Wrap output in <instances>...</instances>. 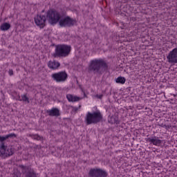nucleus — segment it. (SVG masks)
Returning <instances> with one entry per match:
<instances>
[{
  "instance_id": "obj_7",
  "label": "nucleus",
  "mask_w": 177,
  "mask_h": 177,
  "mask_svg": "<svg viewBox=\"0 0 177 177\" xmlns=\"http://www.w3.org/2000/svg\"><path fill=\"white\" fill-rule=\"evenodd\" d=\"M19 168L21 169V174L25 175V177H37V174L34 171V169L31 166H26L24 165H19Z\"/></svg>"
},
{
  "instance_id": "obj_28",
  "label": "nucleus",
  "mask_w": 177,
  "mask_h": 177,
  "mask_svg": "<svg viewBox=\"0 0 177 177\" xmlns=\"http://www.w3.org/2000/svg\"><path fill=\"white\" fill-rule=\"evenodd\" d=\"M74 110H75V111H78V108L75 107V108H74Z\"/></svg>"
},
{
  "instance_id": "obj_11",
  "label": "nucleus",
  "mask_w": 177,
  "mask_h": 177,
  "mask_svg": "<svg viewBox=\"0 0 177 177\" xmlns=\"http://www.w3.org/2000/svg\"><path fill=\"white\" fill-rule=\"evenodd\" d=\"M46 21V17L45 15H37L35 18V22L36 26L40 27V28H44L45 27V22Z\"/></svg>"
},
{
  "instance_id": "obj_9",
  "label": "nucleus",
  "mask_w": 177,
  "mask_h": 177,
  "mask_svg": "<svg viewBox=\"0 0 177 177\" xmlns=\"http://www.w3.org/2000/svg\"><path fill=\"white\" fill-rule=\"evenodd\" d=\"M60 27H73L75 24V20L68 16L60 19L59 21Z\"/></svg>"
},
{
  "instance_id": "obj_6",
  "label": "nucleus",
  "mask_w": 177,
  "mask_h": 177,
  "mask_svg": "<svg viewBox=\"0 0 177 177\" xmlns=\"http://www.w3.org/2000/svg\"><path fill=\"white\" fill-rule=\"evenodd\" d=\"M51 78L53 81H55V82H66V81H67V78H68V75L66 71H63L53 73L51 75Z\"/></svg>"
},
{
  "instance_id": "obj_24",
  "label": "nucleus",
  "mask_w": 177,
  "mask_h": 177,
  "mask_svg": "<svg viewBox=\"0 0 177 177\" xmlns=\"http://www.w3.org/2000/svg\"><path fill=\"white\" fill-rule=\"evenodd\" d=\"M8 73H9V75H10V76L13 75V70L10 69L8 71Z\"/></svg>"
},
{
  "instance_id": "obj_10",
  "label": "nucleus",
  "mask_w": 177,
  "mask_h": 177,
  "mask_svg": "<svg viewBox=\"0 0 177 177\" xmlns=\"http://www.w3.org/2000/svg\"><path fill=\"white\" fill-rule=\"evenodd\" d=\"M167 59L170 64H177V48H174L169 53Z\"/></svg>"
},
{
  "instance_id": "obj_21",
  "label": "nucleus",
  "mask_w": 177,
  "mask_h": 177,
  "mask_svg": "<svg viewBox=\"0 0 177 177\" xmlns=\"http://www.w3.org/2000/svg\"><path fill=\"white\" fill-rule=\"evenodd\" d=\"M7 139H9V138H17V135H16L15 133H12L10 134H8L6 136Z\"/></svg>"
},
{
  "instance_id": "obj_16",
  "label": "nucleus",
  "mask_w": 177,
  "mask_h": 177,
  "mask_svg": "<svg viewBox=\"0 0 177 177\" xmlns=\"http://www.w3.org/2000/svg\"><path fill=\"white\" fill-rule=\"evenodd\" d=\"M108 122L109 124H120V120H118V118L117 115H112L111 117L109 118H108Z\"/></svg>"
},
{
  "instance_id": "obj_25",
  "label": "nucleus",
  "mask_w": 177,
  "mask_h": 177,
  "mask_svg": "<svg viewBox=\"0 0 177 177\" xmlns=\"http://www.w3.org/2000/svg\"><path fill=\"white\" fill-rule=\"evenodd\" d=\"M158 125H159V127H161L162 128H165V127H167V124H165L164 123L159 124Z\"/></svg>"
},
{
  "instance_id": "obj_19",
  "label": "nucleus",
  "mask_w": 177,
  "mask_h": 177,
  "mask_svg": "<svg viewBox=\"0 0 177 177\" xmlns=\"http://www.w3.org/2000/svg\"><path fill=\"white\" fill-rule=\"evenodd\" d=\"M28 136L34 139V140H41L42 139V137L38 134H28Z\"/></svg>"
},
{
  "instance_id": "obj_5",
  "label": "nucleus",
  "mask_w": 177,
  "mask_h": 177,
  "mask_svg": "<svg viewBox=\"0 0 177 177\" xmlns=\"http://www.w3.org/2000/svg\"><path fill=\"white\" fill-rule=\"evenodd\" d=\"M15 154V148L12 147H8L5 143L2 142L0 145V157L1 158H8Z\"/></svg>"
},
{
  "instance_id": "obj_13",
  "label": "nucleus",
  "mask_w": 177,
  "mask_h": 177,
  "mask_svg": "<svg viewBox=\"0 0 177 177\" xmlns=\"http://www.w3.org/2000/svg\"><path fill=\"white\" fill-rule=\"evenodd\" d=\"M46 113L50 117H59L60 115V110L57 108H53L52 109L47 110Z\"/></svg>"
},
{
  "instance_id": "obj_23",
  "label": "nucleus",
  "mask_w": 177,
  "mask_h": 177,
  "mask_svg": "<svg viewBox=\"0 0 177 177\" xmlns=\"http://www.w3.org/2000/svg\"><path fill=\"white\" fill-rule=\"evenodd\" d=\"M6 139H8L6 136H0V142H5V140H6Z\"/></svg>"
},
{
  "instance_id": "obj_29",
  "label": "nucleus",
  "mask_w": 177,
  "mask_h": 177,
  "mask_svg": "<svg viewBox=\"0 0 177 177\" xmlns=\"http://www.w3.org/2000/svg\"><path fill=\"white\" fill-rule=\"evenodd\" d=\"M79 109H81V105L79 106Z\"/></svg>"
},
{
  "instance_id": "obj_15",
  "label": "nucleus",
  "mask_w": 177,
  "mask_h": 177,
  "mask_svg": "<svg viewBox=\"0 0 177 177\" xmlns=\"http://www.w3.org/2000/svg\"><path fill=\"white\" fill-rule=\"evenodd\" d=\"M66 99L68 100V102H80V100H81V97L72 94H67Z\"/></svg>"
},
{
  "instance_id": "obj_1",
  "label": "nucleus",
  "mask_w": 177,
  "mask_h": 177,
  "mask_svg": "<svg viewBox=\"0 0 177 177\" xmlns=\"http://www.w3.org/2000/svg\"><path fill=\"white\" fill-rule=\"evenodd\" d=\"M107 70H109V64L102 58L91 60L88 66V73H93L98 75H102Z\"/></svg>"
},
{
  "instance_id": "obj_12",
  "label": "nucleus",
  "mask_w": 177,
  "mask_h": 177,
  "mask_svg": "<svg viewBox=\"0 0 177 177\" xmlns=\"http://www.w3.org/2000/svg\"><path fill=\"white\" fill-rule=\"evenodd\" d=\"M146 141L149 143L153 145V146H160L162 143V140L157 136H153L152 138H148L146 139Z\"/></svg>"
},
{
  "instance_id": "obj_27",
  "label": "nucleus",
  "mask_w": 177,
  "mask_h": 177,
  "mask_svg": "<svg viewBox=\"0 0 177 177\" xmlns=\"http://www.w3.org/2000/svg\"><path fill=\"white\" fill-rule=\"evenodd\" d=\"M165 129H169V128H171V126L169 125H166V127H165Z\"/></svg>"
},
{
  "instance_id": "obj_2",
  "label": "nucleus",
  "mask_w": 177,
  "mask_h": 177,
  "mask_svg": "<svg viewBox=\"0 0 177 177\" xmlns=\"http://www.w3.org/2000/svg\"><path fill=\"white\" fill-rule=\"evenodd\" d=\"M102 121H103V114H102V112L99 110L93 113L88 112L85 118L86 125L99 124V122H102Z\"/></svg>"
},
{
  "instance_id": "obj_8",
  "label": "nucleus",
  "mask_w": 177,
  "mask_h": 177,
  "mask_svg": "<svg viewBox=\"0 0 177 177\" xmlns=\"http://www.w3.org/2000/svg\"><path fill=\"white\" fill-rule=\"evenodd\" d=\"M88 175L91 177H107L108 174L104 169L94 168L90 169Z\"/></svg>"
},
{
  "instance_id": "obj_14",
  "label": "nucleus",
  "mask_w": 177,
  "mask_h": 177,
  "mask_svg": "<svg viewBox=\"0 0 177 177\" xmlns=\"http://www.w3.org/2000/svg\"><path fill=\"white\" fill-rule=\"evenodd\" d=\"M48 68L50 70H57L60 67V64L59 62L53 60L49 61L47 64Z\"/></svg>"
},
{
  "instance_id": "obj_4",
  "label": "nucleus",
  "mask_w": 177,
  "mask_h": 177,
  "mask_svg": "<svg viewBox=\"0 0 177 177\" xmlns=\"http://www.w3.org/2000/svg\"><path fill=\"white\" fill-rule=\"evenodd\" d=\"M46 19L50 24L55 26L62 19V14L56 10L50 9L47 12Z\"/></svg>"
},
{
  "instance_id": "obj_22",
  "label": "nucleus",
  "mask_w": 177,
  "mask_h": 177,
  "mask_svg": "<svg viewBox=\"0 0 177 177\" xmlns=\"http://www.w3.org/2000/svg\"><path fill=\"white\" fill-rule=\"evenodd\" d=\"M12 177H21V173L20 171H15L12 174Z\"/></svg>"
},
{
  "instance_id": "obj_26",
  "label": "nucleus",
  "mask_w": 177,
  "mask_h": 177,
  "mask_svg": "<svg viewBox=\"0 0 177 177\" xmlns=\"http://www.w3.org/2000/svg\"><path fill=\"white\" fill-rule=\"evenodd\" d=\"M97 97H98V99H102V97H103V95H97Z\"/></svg>"
},
{
  "instance_id": "obj_17",
  "label": "nucleus",
  "mask_w": 177,
  "mask_h": 177,
  "mask_svg": "<svg viewBox=\"0 0 177 177\" xmlns=\"http://www.w3.org/2000/svg\"><path fill=\"white\" fill-rule=\"evenodd\" d=\"M10 28V24L9 23H3V24L1 25L0 29L1 31H8Z\"/></svg>"
},
{
  "instance_id": "obj_20",
  "label": "nucleus",
  "mask_w": 177,
  "mask_h": 177,
  "mask_svg": "<svg viewBox=\"0 0 177 177\" xmlns=\"http://www.w3.org/2000/svg\"><path fill=\"white\" fill-rule=\"evenodd\" d=\"M21 102H27L28 103H30V99L28 97H27V95H21V100H20Z\"/></svg>"
},
{
  "instance_id": "obj_18",
  "label": "nucleus",
  "mask_w": 177,
  "mask_h": 177,
  "mask_svg": "<svg viewBox=\"0 0 177 177\" xmlns=\"http://www.w3.org/2000/svg\"><path fill=\"white\" fill-rule=\"evenodd\" d=\"M126 81H127V79H125V77L120 76L116 79L115 82L117 84H125Z\"/></svg>"
},
{
  "instance_id": "obj_3",
  "label": "nucleus",
  "mask_w": 177,
  "mask_h": 177,
  "mask_svg": "<svg viewBox=\"0 0 177 177\" xmlns=\"http://www.w3.org/2000/svg\"><path fill=\"white\" fill-rule=\"evenodd\" d=\"M71 52V46L65 44H58L55 46V51L53 57H67Z\"/></svg>"
}]
</instances>
